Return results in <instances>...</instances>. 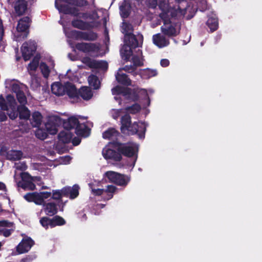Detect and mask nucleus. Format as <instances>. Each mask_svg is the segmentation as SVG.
<instances>
[{"mask_svg":"<svg viewBox=\"0 0 262 262\" xmlns=\"http://www.w3.org/2000/svg\"><path fill=\"white\" fill-rule=\"evenodd\" d=\"M112 92L113 95H122L127 100L136 102L139 99V88L131 89L117 85L112 89Z\"/></svg>","mask_w":262,"mask_h":262,"instance_id":"nucleus-1","label":"nucleus"},{"mask_svg":"<svg viewBox=\"0 0 262 262\" xmlns=\"http://www.w3.org/2000/svg\"><path fill=\"white\" fill-rule=\"evenodd\" d=\"M104 175L110 182L123 187H126L130 180L129 176L113 171H106Z\"/></svg>","mask_w":262,"mask_h":262,"instance_id":"nucleus-2","label":"nucleus"},{"mask_svg":"<svg viewBox=\"0 0 262 262\" xmlns=\"http://www.w3.org/2000/svg\"><path fill=\"white\" fill-rule=\"evenodd\" d=\"M166 13H160L159 16L163 20L164 25L161 27L163 34L168 37H176L180 34V30H177L176 27L171 24L170 18H166Z\"/></svg>","mask_w":262,"mask_h":262,"instance_id":"nucleus-3","label":"nucleus"},{"mask_svg":"<svg viewBox=\"0 0 262 262\" xmlns=\"http://www.w3.org/2000/svg\"><path fill=\"white\" fill-rule=\"evenodd\" d=\"M108 145L121 153V155L131 158L136 155L135 147L133 145L128 143H122L118 141H112L108 143Z\"/></svg>","mask_w":262,"mask_h":262,"instance_id":"nucleus-4","label":"nucleus"},{"mask_svg":"<svg viewBox=\"0 0 262 262\" xmlns=\"http://www.w3.org/2000/svg\"><path fill=\"white\" fill-rule=\"evenodd\" d=\"M71 37L75 40H83L85 41H94L98 39V34L93 31H81L73 30L70 31Z\"/></svg>","mask_w":262,"mask_h":262,"instance_id":"nucleus-5","label":"nucleus"},{"mask_svg":"<svg viewBox=\"0 0 262 262\" xmlns=\"http://www.w3.org/2000/svg\"><path fill=\"white\" fill-rule=\"evenodd\" d=\"M21 180L17 183L18 187H20L24 190H34L36 185L33 183L34 178L27 172H22L20 174Z\"/></svg>","mask_w":262,"mask_h":262,"instance_id":"nucleus-6","label":"nucleus"},{"mask_svg":"<svg viewBox=\"0 0 262 262\" xmlns=\"http://www.w3.org/2000/svg\"><path fill=\"white\" fill-rule=\"evenodd\" d=\"M22 56L25 61H28L33 56L36 50L35 43L32 41L24 42L20 48Z\"/></svg>","mask_w":262,"mask_h":262,"instance_id":"nucleus-7","label":"nucleus"},{"mask_svg":"<svg viewBox=\"0 0 262 262\" xmlns=\"http://www.w3.org/2000/svg\"><path fill=\"white\" fill-rule=\"evenodd\" d=\"M143 36L142 34H139L136 37L133 33H125L124 34V43L133 48H136L140 46V43L143 42Z\"/></svg>","mask_w":262,"mask_h":262,"instance_id":"nucleus-8","label":"nucleus"},{"mask_svg":"<svg viewBox=\"0 0 262 262\" xmlns=\"http://www.w3.org/2000/svg\"><path fill=\"white\" fill-rule=\"evenodd\" d=\"M76 49L83 53H97L100 50L99 44L91 42H78L75 45Z\"/></svg>","mask_w":262,"mask_h":262,"instance_id":"nucleus-9","label":"nucleus"},{"mask_svg":"<svg viewBox=\"0 0 262 262\" xmlns=\"http://www.w3.org/2000/svg\"><path fill=\"white\" fill-rule=\"evenodd\" d=\"M146 129V126L144 123L135 122L133 124L131 123L127 129H125V131H128L132 135L137 134L140 139H143L145 137Z\"/></svg>","mask_w":262,"mask_h":262,"instance_id":"nucleus-10","label":"nucleus"},{"mask_svg":"<svg viewBox=\"0 0 262 262\" xmlns=\"http://www.w3.org/2000/svg\"><path fill=\"white\" fill-rule=\"evenodd\" d=\"M31 22L32 20L29 16L23 17L18 21L16 30L18 32L24 33L23 36V39H25L27 37L29 32V29Z\"/></svg>","mask_w":262,"mask_h":262,"instance_id":"nucleus-11","label":"nucleus"},{"mask_svg":"<svg viewBox=\"0 0 262 262\" xmlns=\"http://www.w3.org/2000/svg\"><path fill=\"white\" fill-rule=\"evenodd\" d=\"M60 123V118L58 116L50 117L46 123L45 128L48 133L51 135H55L58 132L57 127Z\"/></svg>","mask_w":262,"mask_h":262,"instance_id":"nucleus-12","label":"nucleus"},{"mask_svg":"<svg viewBox=\"0 0 262 262\" xmlns=\"http://www.w3.org/2000/svg\"><path fill=\"white\" fill-rule=\"evenodd\" d=\"M117 188L112 185H108L106 189H92L93 193L96 196H100L101 195H104L106 194V196L104 195V198L105 200H108L111 199L113 197V193H114Z\"/></svg>","mask_w":262,"mask_h":262,"instance_id":"nucleus-13","label":"nucleus"},{"mask_svg":"<svg viewBox=\"0 0 262 262\" xmlns=\"http://www.w3.org/2000/svg\"><path fill=\"white\" fill-rule=\"evenodd\" d=\"M34 241L30 237L24 238L16 247V251L19 254L28 252L34 245Z\"/></svg>","mask_w":262,"mask_h":262,"instance_id":"nucleus-14","label":"nucleus"},{"mask_svg":"<svg viewBox=\"0 0 262 262\" xmlns=\"http://www.w3.org/2000/svg\"><path fill=\"white\" fill-rule=\"evenodd\" d=\"M153 43L159 48H162L168 46L169 40L163 34L157 33L152 36Z\"/></svg>","mask_w":262,"mask_h":262,"instance_id":"nucleus-15","label":"nucleus"},{"mask_svg":"<svg viewBox=\"0 0 262 262\" xmlns=\"http://www.w3.org/2000/svg\"><path fill=\"white\" fill-rule=\"evenodd\" d=\"M79 187L78 185L75 184L73 187H64L62 188L63 195L69 196L71 199L76 198L79 195Z\"/></svg>","mask_w":262,"mask_h":262,"instance_id":"nucleus-16","label":"nucleus"},{"mask_svg":"<svg viewBox=\"0 0 262 262\" xmlns=\"http://www.w3.org/2000/svg\"><path fill=\"white\" fill-rule=\"evenodd\" d=\"M17 16L23 15L28 10V2L26 0H20L13 5Z\"/></svg>","mask_w":262,"mask_h":262,"instance_id":"nucleus-17","label":"nucleus"},{"mask_svg":"<svg viewBox=\"0 0 262 262\" xmlns=\"http://www.w3.org/2000/svg\"><path fill=\"white\" fill-rule=\"evenodd\" d=\"M71 25L74 28L81 30H89L94 27L91 23L78 19H73L71 22Z\"/></svg>","mask_w":262,"mask_h":262,"instance_id":"nucleus-18","label":"nucleus"},{"mask_svg":"<svg viewBox=\"0 0 262 262\" xmlns=\"http://www.w3.org/2000/svg\"><path fill=\"white\" fill-rule=\"evenodd\" d=\"M55 7L65 14H71L74 16H78L79 14L78 9L75 7H70L67 5H61L59 7L57 6V0L55 2Z\"/></svg>","mask_w":262,"mask_h":262,"instance_id":"nucleus-19","label":"nucleus"},{"mask_svg":"<svg viewBox=\"0 0 262 262\" xmlns=\"http://www.w3.org/2000/svg\"><path fill=\"white\" fill-rule=\"evenodd\" d=\"M24 198L29 202H34L35 204L39 205L42 204V199L37 192L27 193Z\"/></svg>","mask_w":262,"mask_h":262,"instance_id":"nucleus-20","label":"nucleus"},{"mask_svg":"<svg viewBox=\"0 0 262 262\" xmlns=\"http://www.w3.org/2000/svg\"><path fill=\"white\" fill-rule=\"evenodd\" d=\"M120 136V133L113 127H110L102 134V137L104 139L117 141V138Z\"/></svg>","mask_w":262,"mask_h":262,"instance_id":"nucleus-21","label":"nucleus"},{"mask_svg":"<svg viewBox=\"0 0 262 262\" xmlns=\"http://www.w3.org/2000/svg\"><path fill=\"white\" fill-rule=\"evenodd\" d=\"M65 94L71 98H78V92L75 85L71 82H67L64 84Z\"/></svg>","mask_w":262,"mask_h":262,"instance_id":"nucleus-22","label":"nucleus"},{"mask_svg":"<svg viewBox=\"0 0 262 262\" xmlns=\"http://www.w3.org/2000/svg\"><path fill=\"white\" fill-rule=\"evenodd\" d=\"M93 96L92 90L88 86H82L78 90V98L80 97L84 100H89Z\"/></svg>","mask_w":262,"mask_h":262,"instance_id":"nucleus-23","label":"nucleus"},{"mask_svg":"<svg viewBox=\"0 0 262 262\" xmlns=\"http://www.w3.org/2000/svg\"><path fill=\"white\" fill-rule=\"evenodd\" d=\"M73 134L69 130L61 131L58 135V139L59 143L68 144L71 142Z\"/></svg>","mask_w":262,"mask_h":262,"instance_id":"nucleus-24","label":"nucleus"},{"mask_svg":"<svg viewBox=\"0 0 262 262\" xmlns=\"http://www.w3.org/2000/svg\"><path fill=\"white\" fill-rule=\"evenodd\" d=\"M43 210L46 214L48 216H53L58 212L57 205L53 202L43 204Z\"/></svg>","mask_w":262,"mask_h":262,"instance_id":"nucleus-25","label":"nucleus"},{"mask_svg":"<svg viewBox=\"0 0 262 262\" xmlns=\"http://www.w3.org/2000/svg\"><path fill=\"white\" fill-rule=\"evenodd\" d=\"M78 123H79L78 119L75 116H71L67 120H63L62 125L64 128L70 130L71 129L75 128Z\"/></svg>","mask_w":262,"mask_h":262,"instance_id":"nucleus-26","label":"nucleus"},{"mask_svg":"<svg viewBox=\"0 0 262 262\" xmlns=\"http://www.w3.org/2000/svg\"><path fill=\"white\" fill-rule=\"evenodd\" d=\"M12 223L7 221L3 220L0 221V235L5 237H8L11 234V230L7 229L5 227H10Z\"/></svg>","mask_w":262,"mask_h":262,"instance_id":"nucleus-27","label":"nucleus"},{"mask_svg":"<svg viewBox=\"0 0 262 262\" xmlns=\"http://www.w3.org/2000/svg\"><path fill=\"white\" fill-rule=\"evenodd\" d=\"M116 79L117 82L123 85L129 86L132 84V81L126 74L118 72L116 75Z\"/></svg>","mask_w":262,"mask_h":262,"instance_id":"nucleus-28","label":"nucleus"},{"mask_svg":"<svg viewBox=\"0 0 262 262\" xmlns=\"http://www.w3.org/2000/svg\"><path fill=\"white\" fill-rule=\"evenodd\" d=\"M206 25L210 29V32H213L216 31L219 27L218 19L215 15L212 14L211 16H208V19L206 22Z\"/></svg>","mask_w":262,"mask_h":262,"instance_id":"nucleus-29","label":"nucleus"},{"mask_svg":"<svg viewBox=\"0 0 262 262\" xmlns=\"http://www.w3.org/2000/svg\"><path fill=\"white\" fill-rule=\"evenodd\" d=\"M51 91L56 96H63L65 94L64 85L59 82L52 84Z\"/></svg>","mask_w":262,"mask_h":262,"instance_id":"nucleus-30","label":"nucleus"},{"mask_svg":"<svg viewBox=\"0 0 262 262\" xmlns=\"http://www.w3.org/2000/svg\"><path fill=\"white\" fill-rule=\"evenodd\" d=\"M131 12V6L129 4L124 2L120 6V13L123 18H127Z\"/></svg>","mask_w":262,"mask_h":262,"instance_id":"nucleus-31","label":"nucleus"},{"mask_svg":"<svg viewBox=\"0 0 262 262\" xmlns=\"http://www.w3.org/2000/svg\"><path fill=\"white\" fill-rule=\"evenodd\" d=\"M133 49L134 48L130 46L124 44L120 51L121 56L124 60L126 61L129 60L133 55Z\"/></svg>","mask_w":262,"mask_h":262,"instance_id":"nucleus-32","label":"nucleus"},{"mask_svg":"<svg viewBox=\"0 0 262 262\" xmlns=\"http://www.w3.org/2000/svg\"><path fill=\"white\" fill-rule=\"evenodd\" d=\"M121 126L120 127L121 131L122 133L124 134L125 129H127L128 126L132 123L131 117L128 114H126L121 118Z\"/></svg>","mask_w":262,"mask_h":262,"instance_id":"nucleus-33","label":"nucleus"},{"mask_svg":"<svg viewBox=\"0 0 262 262\" xmlns=\"http://www.w3.org/2000/svg\"><path fill=\"white\" fill-rule=\"evenodd\" d=\"M19 117L20 119L28 120L30 117V112L24 105L18 106L17 107Z\"/></svg>","mask_w":262,"mask_h":262,"instance_id":"nucleus-34","label":"nucleus"},{"mask_svg":"<svg viewBox=\"0 0 262 262\" xmlns=\"http://www.w3.org/2000/svg\"><path fill=\"white\" fill-rule=\"evenodd\" d=\"M88 82L89 85L94 90H98L100 87L101 82L98 76L94 74H91L88 77Z\"/></svg>","mask_w":262,"mask_h":262,"instance_id":"nucleus-35","label":"nucleus"},{"mask_svg":"<svg viewBox=\"0 0 262 262\" xmlns=\"http://www.w3.org/2000/svg\"><path fill=\"white\" fill-rule=\"evenodd\" d=\"M23 153L21 150H11L8 152L7 158L11 161H18L23 157Z\"/></svg>","mask_w":262,"mask_h":262,"instance_id":"nucleus-36","label":"nucleus"},{"mask_svg":"<svg viewBox=\"0 0 262 262\" xmlns=\"http://www.w3.org/2000/svg\"><path fill=\"white\" fill-rule=\"evenodd\" d=\"M75 129V134L77 135L82 137L87 136L86 134L88 132V128L84 123H78V124L76 125Z\"/></svg>","mask_w":262,"mask_h":262,"instance_id":"nucleus-37","label":"nucleus"},{"mask_svg":"<svg viewBox=\"0 0 262 262\" xmlns=\"http://www.w3.org/2000/svg\"><path fill=\"white\" fill-rule=\"evenodd\" d=\"M32 125L34 127H38L41 124L42 116L39 112H35L32 114Z\"/></svg>","mask_w":262,"mask_h":262,"instance_id":"nucleus-38","label":"nucleus"},{"mask_svg":"<svg viewBox=\"0 0 262 262\" xmlns=\"http://www.w3.org/2000/svg\"><path fill=\"white\" fill-rule=\"evenodd\" d=\"M51 228H54L57 226H62L66 224L64 219L59 215H55L51 219Z\"/></svg>","mask_w":262,"mask_h":262,"instance_id":"nucleus-39","label":"nucleus"},{"mask_svg":"<svg viewBox=\"0 0 262 262\" xmlns=\"http://www.w3.org/2000/svg\"><path fill=\"white\" fill-rule=\"evenodd\" d=\"M141 110L140 105L137 103L125 108V110L132 114H136L139 113Z\"/></svg>","mask_w":262,"mask_h":262,"instance_id":"nucleus-40","label":"nucleus"},{"mask_svg":"<svg viewBox=\"0 0 262 262\" xmlns=\"http://www.w3.org/2000/svg\"><path fill=\"white\" fill-rule=\"evenodd\" d=\"M39 57L35 56L28 64V70L35 71L39 65Z\"/></svg>","mask_w":262,"mask_h":262,"instance_id":"nucleus-41","label":"nucleus"},{"mask_svg":"<svg viewBox=\"0 0 262 262\" xmlns=\"http://www.w3.org/2000/svg\"><path fill=\"white\" fill-rule=\"evenodd\" d=\"M40 69L43 77L48 78L49 76L50 70L47 64L45 62H41L40 64Z\"/></svg>","mask_w":262,"mask_h":262,"instance_id":"nucleus-42","label":"nucleus"},{"mask_svg":"<svg viewBox=\"0 0 262 262\" xmlns=\"http://www.w3.org/2000/svg\"><path fill=\"white\" fill-rule=\"evenodd\" d=\"M51 219L47 216H43L41 217L39 220V223L41 226L46 229H48L50 227L51 228Z\"/></svg>","mask_w":262,"mask_h":262,"instance_id":"nucleus-43","label":"nucleus"},{"mask_svg":"<svg viewBox=\"0 0 262 262\" xmlns=\"http://www.w3.org/2000/svg\"><path fill=\"white\" fill-rule=\"evenodd\" d=\"M96 60L92 59L89 57H83L82 59V62L90 68H95V63Z\"/></svg>","mask_w":262,"mask_h":262,"instance_id":"nucleus-44","label":"nucleus"},{"mask_svg":"<svg viewBox=\"0 0 262 262\" xmlns=\"http://www.w3.org/2000/svg\"><path fill=\"white\" fill-rule=\"evenodd\" d=\"M70 4L76 6L77 7H82L86 6L89 5V2L86 0H69Z\"/></svg>","mask_w":262,"mask_h":262,"instance_id":"nucleus-45","label":"nucleus"},{"mask_svg":"<svg viewBox=\"0 0 262 262\" xmlns=\"http://www.w3.org/2000/svg\"><path fill=\"white\" fill-rule=\"evenodd\" d=\"M16 96L18 101L20 104L24 105L26 103L27 98L23 91L16 94Z\"/></svg>","mask_w":262,"mask_h":262,"instance_id":"nucleus-46","label":"nucleus"},{"mask_svg":"<svg viewBox=\"0 0 262 262\" xmlns=\"http://www.w3.org/2000/svg\"><path fill=\"white\" fill-rule=\"evenodd\" d=\"M139 96L141 97L142 99L144 100H146L148 101V105H149L150 104V99L148 96V94L147 92L145 89H139Z\"/></svg>","mask_w":262,"mask_h":262,"instance_id":"nucleus-47","label":"nucleus"},{"mask_svg":"<svg viewBox=\"0 0 262 262\" xmlns=\"http://www.w3.org/2000/svg\"><path fill=\"white\" fill-rule=\"evenodd\" d=\"M132 62L133 63V66L136 67H141L143 66V62L141 60L140 57L137 55L133 56L132 59Z\"/></svg>","mask_w":262,"mask_h":262,"instance_id":"nucleus-48","label":"nucleus"},{"mask_svg":"<svg viewBox=\"0 0 262 262\" xmlns=\"http://www.w3.org/2000/svg\"><path fill=\"white\" fill-rule=\"evenodd\" d=\"M122 70L131 73L134 76H136L137 74V73L136 72V68L133 65H126L123 68Z\"/></svg>","mask_w":262,"mask_h":262,"instance_id":"nucleus-49","label":"nucleus"},{"mask_svg":"<svg viewBox=\"0 0 262 262\" xmlns=\"http://www.w3.org/2000/svg\"><path fill=\"white\" fill-rule=\"evenodd\" d=\"M114 149L111 148L103 149L102 150V155L104 159H111L113 153Z\"/></svg>","mask_w":262,"mask_h":262,"instance_id":"nucleus-50","label":"nucleus"},{"mask_svg":"<svg viewBox=\"0 0 262 262\" xmlns=\"http://www.w3.org/2000/svg\"><path fill=\"white\" fill-rule=\"evenodd\" d=\"M37 256L35 253H32L26 255L25 257L21 258L19 262H32L36 259Z\"/></svg>","mask_w":262,"mask_h":262,"instance_id":"nucleus-51","label":"nucleus"},{"mask_svg":"<svg viewBox=\"0 0 262 262\" xmlns=\"http://www.w3.org/2000/svg\"><path fill=\"white\" fill-rule=\"evenodd\" d=\"M62 195V189L61 190H53L52 191V198L54 200H61Z\"/></svg>","mask_w":262,"mask_h":262,"instance_id":"nucleus-52","label":"nucleus"},{"mask_svg":"<svg viewBox=\"0 0 262 262\" xmlns=\"http://www.w3.org/2000/svg\"><path fill=\"white\" fill-rule=\"evenodd\" d=\"M159 7L162 11L161 13H166L167 14L166 18H168L169 11L168 8V5L164 3H160L159 5Z\"/></svg>","mask_w":262,"mask_h":262,"instance_id":"nucleus-53","label":"nucleus"},{"mask_svg":"<svg viewBox=\"0 0 262 262\" xmlns=\"http://www.w3.org/2000/svg\"><path fill=\"white\" fill-rule=\"evenodd\" d=\"M107 68V63L104 61H96L94 69H104Z\"/></svg>","mask_w":262,"mask_h":262,"instance_id":"nucleus-54","label":"nucleus"},{"mask_svg":"<svg viewBox=\"0 0 262 262\" xmlns=\"http://www.w3.org/2000/svg\"><path fill=\"white\" fill-rule=\"evenodd\" d=\"M113 156L111 159V160H113L116 162H120L122 159V155L120 152H119L118 150L116 151L114 150Z\"/></svg>","mask_w":262,"mask_h":262,"instance_id":"nucleus-55","label":"nucleus"},{"mask_svg":"<svg viewBox=\"0 0 262 262\" xmlns=\"http://www.w3.org/2000/svg\"><path fill=\"white\" fill-rule=\"evenodd\" d=\"M158 73L156 70L146 69L144 71V74L147 76V78L155 76L157 75Z\"/></svg>","mask_w":262,"mask_h":262,"instance_id":"nucleus-56","label":"nucleus"},{"mask_svg":"<svg viewBox=\"0 0 262 262\" xmlns=\"http://www.w3.org/2000/svg\"><path fill=\"white\" fill-rule=\"evenodd\" d=\"M0 107L2 110L7 111L8 106L6 103L5 99L3 96H0Z\"/></svg>","mask_w":262,"mask_h":262,"instance_id":"nucleus-57","label":"nucleus"},{"mask_svg":"<svg viewBox=\"0 0 262 262\" xmlns=\"http://www.w3.org/2000/svg\"><path fill=\"white\" fill-rule=\"evenodd\" d=\"M198 6L201 11H204L207 8V4L206 0H201L198 4Z\"/></svg>","mask_w":262,"mask_h":262,"instance_id":"nucleus-58","label":"nucleus"},{"mask_svg":"<svg viewBox=\"0 0 262 262\" xmlns=\"http://www.w3.org/2000/svg\"><path fill=\"white\" fill-rule=\"evenodd\" d=\"M123 29L124 31V34L126 32L132 33V32L133 30L132 25L127 23H123Z\"/></svg>","mask_w":262,"mask_h":262,"instance_id":"nucleus-59","label":"nucleus"},{"mask_svg":"<svg viewBox=\"0 0 262 262\" xmlns=\"http://www.w3.org/2000/svg\"><path fill=\"white\" fill-rule=\"evenodd\" d=\"M41 198L42 199V204L44 203V200L50 198L51 196V192L47 191H42L39 193Z\"/></svg>","mask_w":262,"mask_h":262,"instance_id":"nucleus-60","label":"nucleus"},{"mask_svg":"<svg viewBox=\"0 0 262 262\" xmlns=\"http://www.w3.org/2000/svg\"><path fill=\"white\" fill-rule=\"evenodd\" d=\"M11 89L12 91L15 94L22 91L19 85L17 83H13L11 86Z\"/></svg>","mask_w":262,"mask_h":262,"instance_id":"nucleus-61","label":"nucleus"},{"mask_svg":"<svg viewBox=\"0 0 262 262\" xmlns=\"http://www.w3.org/2000/svg\"><path fill=\"white\" fill-rule=\"evenodd\" d=\"M18 115V112L13 111L8 114V116L11 119L14 120L17 117Z\"/></svg>","mask_w":262,"mask_h":262,"instance_id":"nucleus-62","label":"nucleus"},{"mask_svg":"<svg viewBox=\"0 0 262 262\" xmlns=\"http://www.w3.org/2000/svg\"><path fill=\"white\" fill-rule=\"evenodd\" d=\"M71 142L74 146H77L80 143L81 139L78 137H74L72 139Z\"/></svg>","mask_w":262,"mask_h":262,"instance_id":"nucleus-63","label":"nucleus"},{"mask_svg":"<svg viewBox=\"0 0 262 262\" xmlns=\"http://www.w3.org/2000/svg\"><path fill=\"white\" fill-rule=\"evenodd\" d=\"M160 64L163 67H167L169 65V61L167 59H162L160 61Z\"/></svg>","mask_w":262,"mask_h":262,"instance_id":"nucleus-64","label":"nucleus"}]
</instances>
